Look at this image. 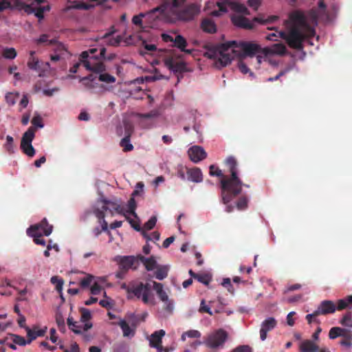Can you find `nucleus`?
Listing matches in <instances>:
<instances>
[{"label": "nucleus", "mask_w": 352, "mask_h": 352, "mask_svg": "<svg viewBox=\"0 0 352 352\" xmlns=\"http://www.w3.org/2000/svg\"><path fill=\"white\" fill-rule=\"evenodd\" d=\"M289 20L288 32H279V36L291 48L300 50L305 38L315 36L318 21H329L330 16L324 1L320 0L318 8L311 9L306 14L301 10L292 12Z\"/></svg>", "instance_id": "f257e3e1"}, {"label": "nucleus", "mask_w": 352, "mask_h": 352, "mask_svg": "<svg viewBox=\"0 0 352 352\" xmlns=\"http://www.w3.org/2000/svg\"><path fill=\"white\" fill-rule=\"evenodd\" d=\"M183 3L184 0H161L158 6L144 13L146 29L154 28L160 16H162L170 23L190 21L197 11V8L195 6H190L182 10Z\"/></svg>", "instance_id": "f03ea898"}, {"label": "nucleus", "mask_w": 352, "mask_h": 352, "mask_svg": "<svg viewBox=\"0 0 352 352\" xmlns=\"http://www.w3.org/2000/svg\"><path fill=\"white\" fill-rule=\"evenodd\" d=\"M230 176H226L220 181L221 199L227 204L242 191L243 182L238 176V162L235 157L229 156L225 161Z\"/></svg>", "instance_id": "7ed1b4c3"}, {"label": "nucleus", "mask_w": 352, "mask_h": 352, "mask_svg": "<svg viewBox=\"0 0 352 352\" xmlns=\"http://www.w3.org/2000/svg\"><path fill=\"white\" fill-rule=\"evenodd\" d=\"M236 41L226 42L217 46L208 47L204 56L210 59L217 60V67H226L231 63L235 56L241 55V52L236 50Z\"/></svg>", "instance_id": "20e7f679"}, {"label": "nucleus", "mask_w": 352, "mask_h": 352, "mask_svg": "<svg viewBox=\"0 0 352 352\" xmlns=\"http://www.w3.org/2000/svg\"><path fill=\"white\" fill-rule=\"evenodd\" d=\"M96 48H91L88 51H84L80 54V60L84 67L94 73H100L106 71L105 65L95 55Z\"/></svg>", "instance_id": "39448f33"}, {"label": "nucleus", "mask_w": 352, "mask_h": 352, "mask_svg": "<svg viewBox=\"0 0 352 352\" xmlns=\"http://www.w3.org/2000/svg\"><path fill=\"white\" fill-rule=\"evenodd\" d=\"M129 289L130 292L129 299L135 297L138 299H142L144 304L149 302V298L151 295V286L149 283L132 282L130 283Z\"/></svg>", "instance_id": "423d86ee"}, {"label": "nucleus", "mask_w": 352, "mask_h": 352, "mask_svg": "<svg viewBox=\"0 0 352 352\" xmlns=\"http://www.w3.org/2000/svg\"><path fill=\"white\" fill-rule=\"evenodd\" d=\"M45 0H16L18 5L21 6L26 12H34L35 16L39 19H43L44 12L50 10V6H41Z\"/></svg>", "instance_id": "0eeeda50"}, {"label": "nucleus", "mask_w": 352, "mask_h": 352, "mask_svg": "<svg viewBox=\"0 0 352 352\" xmlns=\"http://www.w3.org/2000/svg\"><path fill=\"white\" fill-rule=\"evenodd\" d=\"M228 338V333L223 329H219L205 338L204 344L208 348L215 349L222 347Z\"/></svg>", "instance_id": "6e6552de"}, {"label": "nucleus", "mask_w": 352, "mask_h": 352, "mask_svg": "<svg viewBox=\"0 0 352 352\" xmlns=\"http://www.w3.org/2000/svg\"><path fill=\"white\" fill-rule=\"evenodd\" d=\"M36 129L30 126L23 134L21 141V149L24 154L30 157H32L36 154V151L33 147L32 142L35 136Z\"/></svg>", "instance_id": "1a4fd4ad"}, {"label": "nucleus", "mask_w": 352, "mask_h": 352, "mask_svg": "<svg viewBox=\"0 0 352 352\" xmlns=\"http://www.w3.org/2000/svg\"><path fill=\"white\" fill-rule=\"evenodd\" d=\"M36 129L30 126L23 134L21 141V149L24 154L30 157H32L36 154V151L33 147L32 142L35 136Z\"/></svg>", "instance_id": "9d476101"}, {"label": "nucleus", "mask_w": 352, "mask_h": 352, "mask_svg": "<svg viewBox=\"0 0 352 352\" xmlns=\"http://www.w3.org/2000/svg\"><path fill=\"white\" fill-rule=\"evenodd\" d=\"M160 116V111L158 109H153L145 113H136L135 116L140 120V124L145 129H151L155 126L153 120Z\"/></svg>", "instance_id": "9b49d317"}, {"label": "nucleus", "mask_w": 352, "mask_h": 352, "mask_svg": "<svg viewBox=\"0 0 352 352\" xmlns=\"http://www.w3.org/2000/svg\"><path fill=\"white\" fill-rule=\"evenodd\" d=\"M108 203V200L105 199H101L98 201V205L99 206L100 204H101L100 207H97L94 210V213L96 215V217L98 219L99 223H100L102 227L101 229L103 231H107L108 229V223L104 219V213L109 210V208L107 206Z\"/></svg>", "instance_id": "f8f14e48"}, {"label": "nucleus", "mask_w": 352, "mask_h": 352, "mask_svg": "<svg viewBox=\"0 0 352 352\" xmlns=\"http://www.w3.org/2000/svg\"><path fill=\"white\" fill-rule=\"evenodd\" d=\"M43 225H47V219L45 218L43 219L39 223H36L34 225L31 226L28 230H27V234L34 238V242L37 245H41L43 246L45 245V241L42 239V232H38V230L41 226Z\"/></svg>", "instance_id": "ddd939ff"}, {"label": "nucleus", "mask_w": 352, "mask_h": 352, "mask_svg": "<svg viewBox=\"0 0 352 352\" xmlns=\"http://www.w3.org/2000/svg\"><path fill=\"white\" fill-rule=\"evenodd\" d=\"M139 265V258L133 256H125L120 258L119 269L123 271H128L129 269L135 270Z\"/></svg>", "instance_id": "4468645a"}, {"label": "nucleus", "mask_w": 352, "mask_h": 352, "mask_svg": "<svg viewBox=\"0 0 352 352\" xmlns=\"http://www.w3.org/2000/svg\"><path fill=\"white\" fill-rule=\"evenodd\" d=\"M241 50L243 56H253L260 52L261 47L258 45L248 42L237 43L236 50Z\"/></svg>", "instance_id": "2eb2a0df"}, {"label": "nucleus", "mask_w": 352, "mask_h": 352, "mask_svg": "<svg viewBox=\"0 0 352 352\" xmlns=\"http://www.w3.org/2000/svg\"><path fill=\"white\" fill-rule=\"evenodd\" d=\"M188 154L190 160L195 163H198L207 157L206 152L200 146H191L188 151Z\"/></svg>", "instance_id": "dca6fc26"}, {"label": "nucleus", "mask_w": 352, "mask_h": 352, "mask_svg": "<svg viewBox=\"0 0 352 352\" xmlns=\"http://www.w3.org/2000/svg\"><path fill=\"white\" fill-rule=\"evenodd\" d=\"M165 65L174 73H184L188 71L186 63L182 60H177L173 58L165 60Z\"/></svg>", "instance_id": "f3484780"}, {"label": "nucleus", "mask_w": 352, "mask_h": 352, "mask_svg": "<svg viewBox=\"0 0 352 352\" xmlns=\"http://www.w3.org/2000/svg\"><path fill=\"white\" fill-rule=\"evenodd\" d=\"M316 311L319 316H327L334 314L336 311V302L330 300H324L320 302Z\"/></svg>", "instance_id": "a211bd4d"}, {"label": "nucleus", "mask_w": 352, "mask_h": 352, "mask_svg": "<svg viewBox=\"0 0 352 352\" xmlns=\"http://www.w3.org/2000/svg\"><path fill=\"white\" fill-rule=\"evenodd\" d=\"M276 324V320L272 317H269L262 322L260 329V338L262 341L267 338V332L274 329Z\"/></svg>", "instance_id": "6ab92c4d"}, {"label": "nucleus", "mask_w": 352, "mask_h": 352, "mask_svg": "<svg viewBox=\"0 0 352 352\" xmlns=\"http://www.w3.org/2000/svg\"><path fill=\"white\" fill-rule=\"evenodd\" d=\"M164 335L165 331L160 329L155 331L151 336L149 344L151 347L157 349V352H162L163 346H162V339Z\"/></svg>", "instance_id": "aec40b11"}, {"label": "nucleus", "mask_w": 352, "mask_h": 352, "mask_svg": "<svg viewBox=\"0 0 352 352\" xmlns=\"http://www.w3.org/2000/svg\"><path fill=\"white\" fill-rule=\"evenodd\" d=\"M185 170L188 176V180L195 183H199L203 181V175L199 168L194 167L188 168L186 167Z\"/></svg>", "instance_id": "412c9836"}, {"label": "nucleus", "mask_w": 352, "mask_h": 352, "mask_svg": "<svg viewBox=\"0 0 352 352\" xmlns=\"http://www.w3.org/2000/svg\"><path fill=\"white\" fill-rule=\"evenodd\" d=\"M232 22L234 25L247 30L253 28V23L246 17L241 15H234L232 17Z\"/></svg>", "instance_id": "4be33fe9"}, {"label": "nucleus", "mask_w": 352, "mask_h": 352, "mask_svg": "<svg viewBox=\"0 0 352 352\" xmlns=\"http://www.w3.org/2000/svg\"><path fill=\"white\" fill-rule=\"evenodd\" d=\"M319 346L311 340H305L299 344V352H317Z\"/></svg>", "instance_id": "5701e85b"}, {"label": "nucleus", "mask_w": 352, "mask_h": 352, "mask_svg": "<svg viewBox=\"0 0 352 352\" xmlns=\"http://www.w3.org/2000/svg\"><path fill=\"white\" fill-rule=\"evenodd\" d=\"M25 329L28 337V344H30L32 340H35L37 337L43 336L47 330V327H45L44 329H38L37 327H34L32 329L28 327H25Z\"/></svg>", "instance_id": "b1692460"}, {"label": "nucleus", "mask_w": 352, "mask_h": 352, "mask_svg": "<svg viewBox=\"0 0 352 352\" xmlns=\"http://www.w3.org/2000/svg\"><path fill=\"white\" fill-rule=\"evenodd\" d=\"M188 45V43L186 38L180 35H177L174 38V46L179 49L182 52H184L188 54H191L192 52V50L186 49Z\"/></svg>", "instance_id": "393cba45"}, {"label": "nucleus", "mask_w": 352, "mask_h": 352, "mask_svg": "<svg viewBox=\"0 0 352 352\" xmlns=\"http://www.w3.org/2000/svg\"><path fill=\"white\" fill-rule=\"evenodd\" d=\"M204 32L213 34L217 32V27L214 22L210 19H204L201 24Z\"/></svg>", "instance_id": "a878e982"}, {"label": "nucleus", "mask_w": 352, "mask_h": 352, "mask_svg": "<svg viewBox=\"0 0 352 352\" xmlns=\"http://www.w3.org/2000/svg\"><path fill=\"white\" fill-rule=\"evenodd\" d=\"M139 263L141 262L145 266L148 271H151L155 268L157 262L153 256L146 258L142 255H138Z\"/></svg>", "instance_id": "bb28decb"}, {"label": "nucleus", "mask_w": 352, "mask_h": 352, "mask_svg": "<svg viewBox=\"0 0 352 352\" xmlns=\"http://www.w3.org/2000/svg\"><path fill=\"white\" fill-rule=\"evenodd\" d=\"M144 13L141 12L138 15H135L132 18V23L137 26L142 32L146 31V24L144 23Z\"/></svg>", "instance_id": "cd10ccee"}, {"label": "nucleus", "mask_w": 352, "mask_h": 352, "mask_svg": "<svg viewBox=\"0 0 352 352\" xmlns=\"http://www.w3.org/2000/svg\"><path fill=\"white\" fill-rule=\"evenodd\" d=\"M266 50L272 54L285 55L287 53L286 47L283 43H275Z\"/></svg>", "instance_id": "c85d7f7f"}, {"label": "nucleus", "mask_w": 352, "mask_h": 352, "mask_svg": "<svg viewBox=\"0 0 352 352\" xmlns=\"http://www.w3.org/2000/svg\"><path fill=\"white\" fill-rule=\"evenodd\" d=\"M118 325L122 329L124 337L131 338L134 336L135 333V328H131L124 320H121L118 322Z\"/></svg>", "instance_id": "c756f323"}, {"label": "nucleus", "mask_w": 352, "mask_h": 352, "mask_svg": "<svg viewBox=\"0 0 352 352\" xmlns=\"http://www.w3.org/2000/svg\"><path fill=\"white\" fill-rule=\"evenodd\" d=\"M342 338L340 344L347 349L351 348L352 346V331L347 329L342 336Z\"/></svg>", "instance_id": "7c9ffc66"}, {"label": "nucleus", "mask_w": 352, "mask_h": 352, "mask_svg": "<svg viewBox=\"0 0 352 352\" xmlns=\"http://www.w3.org/2000/svg\"><path fill=\"white\" fill-rule=\"evenodd\" d=\"M92 327L91 323H85L83 324H78V322H75L69 328L73 332L76 334H80L83 331H86L91 329Z\"/></svg>", "instance_id": "2f4dec72"}, {"label": "nucleus", "mask_w": 352, "mask_h": 352, "mask_svg": "<svg viewBox=\"0 0 352 352\" xmlns=\"http://www.w3.org/2000/svg\"><path fill=\"white\" fill-rule=\"evenodd\" d=\"M352 303V295L347 296L346 297L340 299L336 303V308L338 311H342L349 307Z\"/></svg>", "instance_id": "473e14b6"}, {"label": "nucleus", "mask_w": 352, "mask_h": 352, "mask_svg": "<svg viewBox=\"0 0 352 352\" xmlns=\"http://www.w3.org/2000/svg\"><path fill=\"white\" fill-rule=\"evenodd\" d=\"M94 7V5L84 2L74 1L72 6L67 8V10L76 9L89 10Z\"/></svg>", "instance_id": "72a5a7b5"}, {"label": "nucleus", "mask_w": 352, "mask_h": 352, "mask_svg": "<svg viewBox=\"0 0 352 352\" xmlns=\"http://www.w3.org/2000/svg\"><path fill=\"white\" fill-rule=\"evenodd\" d=\"M157 296L159 298L164 302L165 304V309L168 311H171L173 309V302L169 300L168 296L167 295L166 292L165 291H163L159 294H157Z\"/></svg>", "instance_id": "f704fd0d"}, {"label": "nucleus", "mask_w": 352, "mask_h": 352, "mask_svg": "<svg viewBox=\"0 0 352 352\" xmlns=\"http://www.w3.org/2000/svg\"><path fill=\"white\" fill-rule=\"evenodd\" d=\"M347 329H344L338 327H332L329 332V337L331 340H334L338 337H342L343 333Z\"/></svg>", "instance_id": "c9c22d12"}, {"label": "nucleus", "mask_w": 352, "mask_h": 352, "mask_svg": "<svg viewBox=\"0 0 352 352\" xmlns=\"http://www.w3.org/2000/svg\"><path fill=\"white\" fill-rule=\"evenodd\" d=\"M201 336V333L198 330L191 329L184 332L181 336V340L185 342L186 337L190 338H199Z\"/></svg>", "instance_id": "e433bc0d"}, {"label": "nucleus", "mask_w": 352, "mask_h": 352, "mask_svg": "<svg viewBox=\"0 0 352 352\" xmlns=\"http://www.w3.org/2000/svg\"><path fill=\"white\" fill-rule=\"evenodd\" d=\"M113 32H114V31L106 33L104 35L103 38L106 40V42L107 43L108 45H111V46H117L120 44V43L121 41V37L120 36H117L116 38L110 37Z\"/></svg>", "instance_id": "4c0bfd02"}, {"label": "nucleus", "mask_w": 352, "mask_h": 352, "mask_svg": "<svg viewBox=\"0 0 352 352\" xmlns=\"http://www.w3.org/2000/svg\"><path fill=\"white\" fill-rule=\"evenodd\" d=\"M19 97V92H8L5 96L6 103L9 106H13L16 104L18 98Z\"/></svg>", "instance_id": "58836bf2"}, {"label": "nucleus", "mask_w": 352, "mask_h": 352, "mask_svg": "<svg viewBox=\"0 0 352 352\" xmlns=\"http://www.w3.org/2000/svg\"><path fill=\"white\" fill-rule=\"evenodd\" d=\"M34 53L33 51L30 52L28 66L31 69L37 70L39 68L38 60L34 56Z\"/></svg>", "instance_id": "ea45409f"}, {"label": "nucleus", "mask_w": 352, "mask_h": 352, "mask_svg": "<svg viewBox=\"0 0 352 352\" xmlns=\"http://www.w3.org/2000/svg\"><path fill=\"white\" fill-rule=\"evenodd\" d=\"M96 75L98 74V80L102 82H104L107 83H112L116 81V78L107 73H104V72H102L100 73H95Z\"/></svg>", "instance_id": "a19ab883"}, {"label": "nucleus", "mask_w": 352, "mask_h": 352, "mask_svg": "<svg viewBox=\"0 0 352 352\" xmlns=\"http://www.w3.org/2000/svg\"><path fill=\"white\" fill-rule=\"evenodd\" d=\"M49 35L46 34H43L40 36V37L36 41L38 45L40 44H46L47 45H53L56 44L57 42L55 39L49 40Z\"/></svg>", "instance_id": "79ce46f5"}, {"label": "nucleus", "mask_w": 352, "mask_h": 352, "mask_svg": "<svg viewBox=\"0 0 352 352\" xmlns=\"http://www.w3.org/2000/svg\"><path fill=\"white\" fill-rule=\"evenodd\" d=\"M120 146L123 148L124 152L131 151L133 149V146L130 143V138L129 135H125L120 143Z\"/></svg>", "instance_id": "37998d69"}, {"label": "nucleus", "mask_w": 352, "mask_h": 352, "mask_svg": "<svg viewBox=\"0 0 352 352\" xmlns=\"http://www.w3.org/2000/svg\"><path fill=\"white\" fill-rule=\"evenodd\" d=\"M3 56L6 59H14L16 55V51L13 47H6L2 52Z\"/></svg>", "instance_id": "c03bdc74"}, {"label": "nucleus", "mask_w": 352, "mask_h": 352, "mask_svg": "<svg viewBox=\"0 0 352 352\" xmlns=\"http://www.w3.org/2000/svg\"><path fill=\"white\" fill-rule=\"evenodd\" d=\"M142 49L140 50V54H146L147 52H155L157 47L154 44H148L146 41L142 40Z\"/></svg>", "instance_id": "a18cd8bd"}, {"label": "nucleus", "mask_w": 352, "mask_h": 352, "mask_svg": "<svg viewBox=\"0 0 352 352\" xmlns=\"http://www.w3.org/2000/svg\"><path fill=\"white\" fill-rule=\"evenodd\" d=\"M168 276V268L166 266L158 267L155 272V278L158 280H163Z\"/></svg>", "instance_id": "49530a36"}, {"label": "nucleus", "mask_w": 352, "mask_h": 352, "mask_svg": "<svg viewBox=\"0 0 352 352\" xmlns=\"http://www.w3.org/2000/svg\"><path fill=\"white\" fill-rule=\"evenodd\" d=\"M4 147L9 153H13L14 152V140L10 135L6 136V142L4 144Z\"/></svg>", "instance_id": "de8ad7c7"}, {"label": "nucleus", "mask_w": 352, "mask_h": 352, "mask_svg": "<svg viewBox=\"0 0 352 352\" xmlns=\"http://www.w3.org/2000/svg\"><path fill=\"white\" fill-rule=\"evenodd\" d=\"M209 174L211 176H216L221 177L223 179V177H226V175H224L218 167L215 166L214 165H210L209 167Z\"/></svg>", "instance_id": "09e8293b"}, {"label": "nucleus", "mask_w": 352, "mask_h": 352, "mask_svg": "<svg viewBox=\"0 0 352 352\" xmlns=\"http://www.w3.org/2000/svg\"><path fill=\"white\" fill-rule=\"evenodd\" d=\"M51 283L55 285L56 289L58 292H61L63 285V280L58 276H54L51 278Z\"/></svg>", "instance_id": "8fccbe9b"}, {"label": "nucleus", "mask_w": 352, "mask_h": 352, "mask_svg": "<svg viewBox=\"0 0 352 352\" xmlns=\"http://www.w3.org/2000/svg\"><path fill=\"white\" fill-rule=\"evenodd\" d=\"M57 51L60 52V54L52 55L51 60L54 62L59 60L60 59V55L63 54V52H66V49L63 44L58 43L56 52Z\"/></svg>", "instance_id": "3c124183"}, {"label": "nucleus", "mask_w": 352, "mask_h": 352, "mask_svg": "<svg viewBox=\"0 0 352 352\" xmlns=\"http://www.w3.org/2000/svg\"><path fill=\"white\" fill-rule=\"evenodd\" d=\"M195 279L206 285L211 281V277L207 274H197Z\"/></svg>", "instance_id": "603ef678"}, {"label": "nucleus", "mask_w": 352, "mask_h": 352, "mask_svg": "<svg viewBox=\"0 0 352 352\" xmlns=\"http://www.w3.org/2000/svg\"><path fill=\"white\" fill-rule=\"evenodd\" d=\"M232 9L235 12H239V13H242V14H250L248 8L243 4H241V3H234L232 5Z\"/></svg>", "instance_id": "864d4df0"}, {"label": "nucleus", "mask_w": 352, "mask_h": 352, "mask_svg": "<svg viewBox=\"0 0 352 352\" xmlns=\"http://www.w3.org/2000/svg\"><path fill=\"white\" fill-rule=\"evenodd\" d=\"M340 324L346 327H352V318L351 313H347L343 316L340 320Z\"/></svg>", "instance_id": "5fc2aeb1"}, {"label": "nucleus", "mask_w": 352, "mask_h": 352, "mask_svg": "<svg viewBox=\"0 0 352 352\" xmlns=\"http://www.w3.org/2000/svg\"><path fill=\"white\" fill-rule=\"evenodd\" d=\"M248 199L246 197H241L236 202V208L240 210H243L248 207Z\"/></svg>", "instance_id": "6e6d98bb"}, {"label": "nucleus", "mask_w": 352, "mask_h": 352, "mask_svg": "<svg viewBox=\"0 0 352 352\" xmlns=\"http://www.w3.org/2000/svg\"><path fill=\"white\" fill-rule=\"evenodd\" d=\"M93 279H94L93 276H91L90 274H87L85 277H84L83 278L81 279V280L80 282V285L82 288H87L91 285Z\"/></svg>", "instance_id": "4d7b16f0"}, {"label": "nucleus", "mask_w": 352, "mask_h": 352, "mask_svg": "<svg viewBox=\"0 0 352 352\" xmlns=\"http://www.w3.org/2000/svg\"><path fill=\"white\" fill-rule=\"evenodd\" d=\"M80 311L81 314V321L87 323V322L89 320L91 317L89 310L86 308H81Z\"/></svg>", "instance_id": "13d9d810"}, {"label": "nucleus", "mask_w": 352, "mask_h": 352, "mask_svg": "<svg viewBox=\"0 0 352 352\" xmlns=\"http://www.w3.org/2000/svg\"><path fill=\"white\" fill-rule=\"evenodd\" d=\"M52 228L53 226L50 225L47 221V225H43L42 226H41V228H39V229L38 230V232H42V235L44 234L45 236H49L52 232Z\"/></svg>", "instance_id": "bf43d9fd"}, {"label": "nucleus", "mask_w": 352, "mask_h": 352, "mask_svg": "<svg viewBox=\"0 0 352 352\" xmlns=\"http://www.w3.org/2000/svg\"><path fill=\"white\" fill-rule=\"evenodd\" d=\"M157 222V218L155 216L151 217L149 220L144 224L143 228L145 230H150L153 229Z\"/></svg>", "instance_id": "052dcab7"}, {"label": "nucleus", "mask_w": 352, "mask_h": 352, "mask_svg": "<svg viewBox=\"0 0 352 352\" xmlns=\"http://www.w3.org/2000/svg\"><path fill=\"white\" fill-rule=\"evenodd\" d=\"M32 124H33L32 127H34L36 129V127L43 128L44 126L43 119L39 115H36L33 117Z\"/></svg>", "instance_id": "680f3d73"}, {"label": "nucleus", "mask_w": 352, "mask_h": 352, "mask_svg": "<svg viewBox=\"0 0 352 352\" xmlns=\"http://www.w3.org/2000/svg\"><path fill=\"white\" fill-rule=\"evenodd\" d=\"M318 316L319 314H318V311L316 309L312 314H307L305 317V319L307 321L308 324H311V322H316L319 324L320 321L316 318Z\"/></svg>", "instance_id": "e2e57ef3"}, {"label": "nucleus", "mask_w": 352, "mask_h": 352, "mask_svg": "<svg viewBox=\"0 0 352 352\" xmlns=\"http://www.w3.org/2000/svg\"><path fill=\"white\" fill-rule=\"evenodd\" d=\"M12 341L14 344H16L19 346H25L28 343V340H26L23 337L18 336V335H12Z\"/></svg>", "instance_id": "0e129e2a"}, {"label": "nucleus", "mask_w": 352, "mask_h": 352, "mask_svg": "<svg viewBox=\"0 0 352 352\" xmlns=\"http://www.w3.org/2000/svg\"><path fill=\"white\" fill-rule=\"evenodd\" d=\"M127 207H128L127 212H129L130 214L134 215L135 217H136V214L135 212V210L136 208V203H135L134 198H130V199L128 201Z\"/></svg>", "instance_id": "69168bd1"}, {"label": "nucleus", "mask_w": 352, "mask_h": 352, "mask_svg": "<svg viewBox=\"0 0 352 352\" xmlns=\"http://www.w3.org/2000/svg\"><path fill=\"white\" fill-rule=\"evenodd\" d=\"M143 236L149 241H156L160 239V234L158 232H153L151 235L147 234L144 230L142 231Z\"/></svg>", "instance_id": "338daca9"}, {"label": "nucleus", "mask_w": 352, "mask_h": 352, "mask_svg": "<svg viewBox=\"0 0 352 352\" xmlns=\"http://www.w3.org/2000/svg\"><path fill=\"white\" fill-rule=\"evenodd\" d=\"M231 352H252V351L248 345H241L234 349Z\"/></svg>", "instance_id": "774afa93"}]
</instances>
